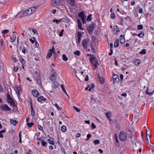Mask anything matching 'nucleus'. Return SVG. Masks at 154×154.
<instances>
[{
  "mask_svg": "<svg viewBox=\"0 0 154 154\" xmlns=\"http://www.w3.org/2000/svg\"><path fill=\"white\" fill-rule=\"evenodd\" d=\"M120 140L122 141H124L127 139V133L124 131H121L119 135Z\"/></svg>",
  "mask_w": 154,
  "mask_h": 154,
  "instance_id": "f257e3e1",
  "label": "nucleus"
},
{
  "mask_svg": "<svg viewBox=\"0 0 154 154\" xmlns=\"http://www.w3.org/2000/svg\"><path fill=\"white\" fill-rule=\"evenodd\" d=\"M90 61L92 63V65L95 67L94 69H95L97 67V65H99L97 59L95 57H90Z\"/></svg>",
  "mask_w": 154,
  "mask_h": 154,
  "instance_id": "f03ea898",
  "label": "nucleus"
},
{
  "mask_svg": "<svg viewBox=\"0 0 154 154\" xmlns=\"http://www.w3.org/2000/svg\"><path fill=\"white\" fill-rule=\"evenodd\" d=\"M50 79L53 82L55 81L57 79V74L54 70L52 69L51 72L50 76Z\"/></svg>",
  "mask_w": 154,
  "mask_h": 154,
  "instance_id": "7ed1b4c3",
  "label": "nucleus"
},
{
  "mask_svg": "<svg viewBox=\"0 0 154 154\" xmlns=\"http://www.w3.org/2000/svg\"><path fill=\"white\" fill-rule=\"evenodd\" d=\"M29 11L28 10H26L25 11H20L19 12L16 16L17 17H23L24 16H27L30 14V13H28L27 11Z\"/></svg>",
  "mask_w": 154,
  "mask_h": 154,
  "instance_id": "20e7f679",
  "label": "nucleus"
},
{
  "mask_svg": "<svg viewBox=\"0 0 154 154\" xmlns=\"http://www.w3.org/2000/svg\"><path fill=\"white\" fill-rule=\"evenodd\" d=\"M95 25V23H92L88 27L87 30H88V33L90 34H92L93 31L95 27L94 26Z\"/></svg>",
  "mask_w": 154,
  "mask_h": 154,
  "instance_id": "39448f33",
  "label": "nucleus"
},
{
  "mask_svg": "<svg viewBox=\"0 0 154 154\" xmlns=\"http://www.w3.org/2000/svg\"><path fill=\"white\" fill-rule=\"evenodd\" d=\"M78 16L81 18V19L83 22V24H84L85 23L86 19V16L85 15L84 12V11H82L79 13Z\"/></svg>",
  "mask_w": 154,
  "mask_h": 154,
  "instance_id": "423d86ee",
  "label": "nucleus"
},
{
  "mask_svg": "<svg viewBox=\"0 0 154 154\" xmlns=\"http://www.w3.org/2000/svg\"><path fill=\"white\" fill-rule=\"evenodd\" d=\"M0 107L4 111L11 110V109L6 104L1 106Z\"/></svg>",
  "mask_w": 154,
  "mask_h": 154,
  "instance_id": "0eeeda50",
  "label": "nucleus"
},
{
  "mask_svg": "<svg viewBox=\"0 0 154 154\" xmlns=\"http://www.w3.org/2000/svg\"><path fill=\"white\" fill-rule=\"evenodd\" d=\"M113 84L118 82L119 80V76L116 74H114L112 76Z\"/></svg>",
  "mask_w": 154,
  "mask_h": 154,
  "instance_id": "6e6552de",
  "label": "nucleus"
},
{
  "mask_svg": "<svg viewBox=\"0 0 154 154\" xmlns=\"http://www.w3.org/2000/svg\"><path fill=\"white\" fill-rule=\"evenodd\" d=\"M7 102L10 103L11 105L13 106H16L15 103L14 101L13 100L11 97H10L7 99Z\"/></svg>",
  "mask_w": 154,
  "mask_h": 154,
  "instance_id": "1a4fd4ad",
  "label": "nucleus"
},
{
  "mask_svg": "<svg viewBox=\"0 0 154 154\" xmlns=\"http://www.w3.org/2000/svg\"><path fill=\"white\" fill-rule=\"evenodd\" d=\"M88 42V41H87V40L86 39H84L82 41V45L85 49H87V45Z\"/></svg>",
  "mask_w": 154,
  "mask_h": 154,
  "instance_id": "9d476101",
  "label": "nucleus"
},
{
  "mask_svg": "<svg viewBox=\"0 0 154 154\" xmlns=\"http://www.w3.org/2000/svg\"><path fill=\"white\" fill-rule=\"evenodd\" d=\"M106 115L108 119L110 121H112V119H111V112L110 111H109L107 112L106 114Z\"/></svg>",
  "mask_w": 154,
  "mask_h": 154,
  "instance_id": "9b49d317",
  "label": "nucleus"
},
{
  "mask_svg": "<svg viewBox=\"0 0 154 154\" xmlns=\"http://www.w3.org/2000/svg\"><path fill=\"white\" fill-rule=\"evenodd\" d=\"M78 37V42L80 43L81 40V38L82 36V35L80 32H78L77 33Z\"/></svg>",
  "mask_w": 154,
  "mask_h": 154,
  "instance_id": "f8f14e48",
  "label": "nucleus"
},
{
  "mask_svg": "<svg viewBox=\"0 0 154 154\" xmlns=\"http://www.w3.org/2000/svg\"><path fill=\"white\" fill-rule=\"evenodd\" d=\"M32 93L33 95L35 97H38L39 95L38 91L35 89L32 91Z\"/></svg>",
  "mask_w": 154,
  "mask_h": 154,
  "instance_id": "ddd939ff",
  "label": "nucleus"
},
{
  "mask_svg": "<svg viewBox=\"0 0 154 154\" xmlns=\"http://www.w3.org/2000/svg\"><path fill=\"white\" fill-rule=\"evenodd\" d=\"M77 20L78 24V27L79 28L82 30H83L84 29L82 28V23L80 20L78 19Z\"/></svg>",
  "mask_w": 154,
  "mask_h": 154,
  "instance_id": "4468645a",
  "label": "nucleus"
},
{
  "mask_svg": "<svg viewBox=\"0 0 154 154\" xmlns=\"http://www.w3.org/2000/svg\"><path fill=\"white\" fill-rule=\"evenodd\" d=\"M97 76L98 77V78L99 79L100 82V83L102 84L104 82V79L103 78L100 76L99 74H97Z\"/></svg>",
  "mask_w": 154,
  "mask_h": 154,
  "instance_id": "2eb2a0df",
  "label": "nucleus"
},
{
  "mask_svg": "<svg viewBox=\"0 0 154 154\" xmlns=\"http://www.w3.org/2000/svg\"><path fill=\"white\" fill-rule=\"evenodd\" d=\"M59 83L56 82H54L52 84V88H57L58 86Z\"/></svg>",
  "mask_w": 154,
  "mask_h": 154,
  "instance_id": "dca6fc26",
  "label": "nucleus"
},
{
  "mask_svg": "<svg viewBox=\"0 0 154 154\" xmlns=\"http://www.w3.org/2000/svg\"><path fill=\"white\" fill-rule=\"evenodd\" d=\"M120 43L122 44L125 42L124 36L123 35H121L120 37Z\"/></svg>",
  "mask_w": 154,
  "mask_h": 154,
  "instance_id": "f3484780",
  "label": "nucleus"
},
{
  "mask_svg": "<svg viewBox=\"0 0 154 154\" xmlns=\"http://www.w3.org/2000/svg\"><path fill=\"white\" fill-rule=\"evenodd\" d=\"M69 3L72 6L74 7L76 5L75 0H69Z\"/></svg>",
  "mask_w": 154,
  "mask_h": 154,
  "instance_id": "a211bd4d",
  "label": "nucleus"
},
{
  "mask_svg": "<svg viewBox=\"0 0 154 154\" xmlns=\"http://www.w3.org/2000/svg\"><path fill=\"white\" fill-rule=\"evenodd\" d=\"M16 38V35H13L10 38L11 42H14L15 41Z\"/></svg>",
  "mask_w": 154,
  "mask_h": 154,
  "instance_id": "6ab92c4d",
  "label": "nucleus"
},
{
  "mask_svg": "<svg viewBox=\"0 0 154 154\" xmlns=\"http://www.w3.org/2000/svg\"><path fill=\"white\" fill-rule=\"evenodd\" d=\"M119 40L117 39L114 42V46L115 48H117L119 46Z\"/></svg>",
  "mask_w": 154,
  "mask_h": 154,
  "instance_id": "aec40b11",
  "label": "nucleus"
},
{
  "mask_svg": "<svg viewBox=\"0 0 154 154\" xmlns=\"http://www.w3.org/2000/svg\"><path fill=\"white\" fill-rule=\"evenodd\" d=\"M47 141H49V143L50 144L54 145V143L53 141V138L52 137H51L50 139H48Z\"/></svg>",
  "mask_w": 154,
  "mask_h": 154,
  "instance_id": "412c9836",
  "label": "nucleus"
},
{
  "mask_svg": "<svg viewBox=\"0 0 154 154\" xmlns=\"http://www.w3.org/2000/svg\"><path fill=\"white\" fill-rule=\"evenodd\" d=\"M61 0H54V5H59L60 4Z\"/></svg>",
  "mask_w": 154,
  "mask_h": 154,
  "instance_id": "4be33fe9",
  "label": "nucleus"
},
{
  "mask_svg": "<svg viewBox=\"0 0 154 154\" xmlns=\"http://www.w3.org/2000/svg\"><path fill=\"white\" fill-rule=\"evenodd\" d=\"M46 100V98L44 99V97L43 96H42L40 97H38L37 98V100L39 102H40L42 101L43 100L44 101H45Z\"/></svg>",
  "mask_w": 154,
  "mask_h": 154,
  "instance_id": "5701e85b",
  "label": "nucleus"
},
{
  "mask_svg": "<svg viewBox=\"0 0 154 154\" xmlns=\"http://www.w3.org/2000/svg\"><path fill=\"white\" fill-rule=\"evenodd\" d=\"M90 46H91V49L93 51V53L94 54L96 53V51L95 49L94 48L93 45L92 43L90 44Z\"/></svg>",
  "mask_w": 154,
  "mask_h": 154,
  "instance_id": "b1692460",
  "label": "nucleus"
},
{
  "mask_svg": "<svg viewBox=\"0 0 154 154\" xmlns=\"http://www.w3.org/2000/svg\"><path fill=\"white\" fill-rule=\"evenodd\" d=\"M10 122L11 123H12L14 125H16V124H17V123L18 122L17 121H16L15 120H14V119H11Z\"/></svg>",
  "mask_w": 154,
  "mask_h": 154,
  "instance_id": "393cba45",
  "label": "nucleus"
},
{
  "mask_svg": "<svg viewBox=\"0 0 154 154\" xmlns=\"http://www.w3.org/2000/svg\"><path fill=\"white\" fill-rule=\"evenodd\" d=\"M62 19L63 22L67 23L68 21V18L66 16H65V17H64L63 18H62Z\"/></svg>",
  "mask_w": 154,
  "mask_h": 154,
  "instance_id": "a878e982",
  "label": "nucleus"
},
{
  "mask_svg": "<svg viewBox=\"0 0 154 154\" xmlns=\"http://www.w3.org/2000/svg\"><path fill=\"white\" fill-rule=\"evenodd\" d=\"M54 47L53 46L52 47V49H50L49 50V53H51L52 54V53H53L54 54H55V52H54Z\"/></svg>",
  "mask_w": 154,
  "mask_h": 154,
  "instance_id": "bb28decb",
  "label": "nucleus"
},
{
  "mask_svg": "<svg viewBox=\"0 0 154 154\" xmlns=\"http://www.w3.org/2000/svg\"><path fill=\"white\" fill-rule=\"evenodd\" d=\"M66 127L64 125H63L61 127V131L63 132H65L66 130Z\"/></svg>",
  "mask_w": 154,
  "mask_h": 154,
  "instance_id": "cd10ccee",
  "label": "nucleus"
},
{
  "mask_svg": "<svg viewBox=\"0 0 154 154\" xmlns=\"http://www.w3.org/2000/svg\"><path fill=\"white\" fill-rule=\"evenodd\" d=\"M140 60L137 59L135 61V63L137 66H138L140 63Z\"/></svg>",
  "mask_w": 154,
  "mask_h": 154,
  "instance_id": "c85d7f7f",
  "label": "nucleus"
},
{
  "mask_svg": "<svg viewBox=\"0 0 154 154\" xmlns=\"http://www.w3.org/2000/svg\"><path fill=\"white\" fill-rule=\"evenodd\" d=\"M74 54L75 55L79 56L80 55L81 52L77 50L75 51Z\"/></svg>",
  "mask_w": 154,
  "mask_h": 154,
  "instance_id": "c756f323",
  "label": "nucleus"
},
{
  "mask_svg": "<svg viewBox=\"0 0 154 154\" xmlns=\"http://www.w3.org/2000/svg\"><path fill=\"white\" fill-rule=\"evenodd\" d=\"M93 143L94 145H96L99 144L100 143V142L99 140H94Z\"/></svg>",
  "mask_w": 154,
  "mask_h": 154,
  "instance_id": "7c9ffc66",
  "label": "nucleus"
},
{
  "mask_svg": "<svg viewBox=\"0 0 154 154\" xmlns=\"http://www.w3.org/2000/svg\"><path fill=\"white\" fill-rule=\"evenodd\" d=\"M28 51L25 48V47H23L22 50V52L24 54H26L27 52Z\"/></svg>",
  "mask_w": 154,
  "mask_h": 154,
  "instance_id": "2f4dec72",
  "label": "nucleus"
},
{
  "mask_svg": "<svg viewBox=\"0 0 154 154\" xmlns=\"http://www.w3.org/2000/svg\"><path fill=\"white\" fill-rule=\"evenodd\" d=\"M148 89V88L147 90H146V94H147L149 95H151L152 94V93L154 92V90L152 92V93H151V92H149Z\"/></svg>",
  "mask_w": 154,
  "mask_h": 154,
  "instance_id": "473e14b6",
  "label": "nucleus"
},
{
  "mask_svg": "<svg viewBox=\"0 0 154 154\" xmlns=\"http://www.w3.org/2000/svg\"><path fill=\"white\" fill-rule=\"evenodd\" d=\"M92 14H90L88 16V18L87 19V20L88 21H91V17L92 16Z\"/></svg>",
  "mask_w": 154,
  "mask_h": 154,
  "instance_id": "72a5a7b5",
  "label": "nucleus"
},
{
  "mask_svg": "<svg viewBox=\"0 0 154 154\" xmlns=\"http://www.w3.org/2000/svg\"><path fill=\"white\" fill-rule=\"evenodd\" d=\"M62 57L63 60L66 61L67 60L68 58L64 54L63 55Z\"/></svg>",
  "mask_w": 154,
  "mask_h": 154,
  "instance_id": "f704fd0d",
  "label": "nucleus"
},
{
  "mask_svg": "<svg viewBox=\"0 0 154 154\" xmlns=\"http://www.w3.org/2000/svg\"><path fill=\"white\" fill-rule=\"evenodd\" d=\"M9 32L8 29H5L2 31V33L4 34H5L6 33Z\"/></svg>",
  "mask_w": 154,
  "mask_h": 154,
  "instance_id": "c9c22d12",
  "label": "nucleus"
},
{
  "mask_svg": "<svg viewBox=\"0 0 154 154\" xmlns=\"http://www.w3.org/2000/svg\"><path fill=\"white\" fill-rule=\"evenodd\" d=\"M137 29L139 30H141L143 29V26L142 25H139L137 26Z\"/></svg>",
  "mask_w": 154,
  "mask_h": 154,
  "instance_id": "e433bc0d",
  "label": "nucleus"
},
{
  "mask_svg": "<svg viewBox=\"0 0 154 154\" xmlns=\"http://www.w3.org/2000/svg\"><path fill=\"white\" fill-rule=\"evenodd\" d=\"M52 54L51 53H48L46 57L47 59L49 58L52 55Z\"/></svg>",
  "mask_w": 154,
  "mask_h": 154,
  "instance_id": "4c0bfd02",
  "label": "nucleus"
},
{
  "mask_svg": "<svg viewBox=\"0 0 154 154\" xmlns=\"http://www.w3.org/2000/svg\"><path fill=\"white\" fill-rule=\"evenodd\" d=\"M110 17L112 19H114L115 18V14L114 13H112L110 14Z\"/></svg>",
  "mask_w": 154,
  "mask_h": 154,
  "instance_id": "58836bf2",
  "label": "nucleus"
},
{
  "mask_svg": "<svg viewBox=\"0 0 154 154\" xmlns=\"http://www.w3.org/2000/svg\"><path fill=\"white\" fill-rule=\"evenodd\" d=\"M29 8L32 13H33L36 10V9L35 7H32Z\"/></svg>",
  "mask_w": 154,
  "mask_h": 154,
  "instance_id": "ea45409f",
  "label": "nucleus"
},
{
  "mask_svg": "<svg viewBox=\"0 0 154 154\" xmlns=\"http://www.w3.org/2000/svg\"><path fill=\"white\" fill-rule=\"evenodd\" d=\"M32 30V32L34 34H36V35H38V32H37V31L35 29H31Z\"/></svg>",
  "mask_w": 154,
  "mask_h": 154,
  "instance_id": "a19ab883",
  "label": "nucleus"
},
{
  "mask_svg": "<svg viewBox=\"0 0 154 154\" xmlns=\"http://www.w3.org/2000/svg\"><path fill=\"white\" fill-rule=\"evenodd\" d=\"M20 61L22 65L24 64L25 62V60L22 57H21V58L20 59Z\"/></svg>",
  "mask_w": 154,
  "mask_h": 154,
  "instance_id": "79ce46f5",
  "label": "nucleus"
},
{
  "mask_svg": "<svg viewBox=\"0 0 154 154\" xmlns=\"http://www.w3.org/2000/svg\"><path fill=\"white\" fill-rule=\"evenodd\" d=\"M146 53V50L145 49H143L142 51L140 52V54H145Z\"/></svg>",
  "mask_w": 154,
  "mask_h": 154,
  "instance_id": "37998d69",
  "label": "nucleus"
},
{
  "mask_svg": "<svg viewBox=\"0 0 154 154\" xmlns=\"http://www.w3.org/2000/svg\"><path fill=\"white\" fill-rule=\"evenodd\" d=\"M91 39L94 42H95L96 41V38H97L95 37L93 35L91 36Z\"/></svg>",
  "mask_w": 154,
  "mask_h": 154,
  "instance_id": "c03bdc74",
  "label": "nucleus"
},
{
  "mask_svg": "<svg viewBox=\"0 0 154 154\" xmlns=\"http://www.w3.org/2000/svg\"><path fill=\"white\" fill-rule=\"evenodd\" d=\"M115 140L116 141V145L117 146H118L119 145V143L118 139H116Z\"/></svg>",
  "mask_w": 154,
  "mask_h": 154,
  "instance_id": "a18cd8bd",
  "label": "nucleus"
},
{
  "mask_svg": "<svg viewBox=\"0 0 154 154\" xmlns=\"http://www.w3.org/2000/svg\"><path fill=\"white\" fill-rule=\"evenodd\" d=\"M34 125V124L33 123H28L27 124V125L29 127H31L33 125Z\"/></svg>",
  "mask_w": 154,
  "mask_h": 154,
  "instance_id": "49530a36",
  "label": "nucleus"
},
{
  "mask_svg": "<svg viewBox=\"0 0 154 154\" xmlns=\"http://www.w3.org/2000/svg\"><path fill=\"white\" fill-rule=\"evenodd\" d=\"M73 108L77 112H79L80 111V110L79 109V108H77V107L73 106Z\"/></svg>",
  "mask_w": 154,
  "mask_h": 154,
  "instance_id": "de8ad7c7",
  "label": "nucleus"
},
{
  "mask_svg": "<svg viewBox=\"0 0 154 154\" xmlns=\"http://www.w3.org/2000/svg\"><path fill=\"white\" fill-rule=\"evenodd\" d=\"M91 134H89L87 135V139H86V140H88L91 137Z\"/></svg>",
  "mask_w": 154,
  "mask_h": 154,
  "instance_id": "09e8293b",
  "label": "nucleus"
},
{
  "mask_svg": "<svg viewBox=\"0 0 154 154\" xmlns=\"http://www.w3.org/2000/svg\"><path fill=\"white\" fill-rule=\"evenodd\" d=\"M54 106L57 108L58 109L61 110V108L59 106L57 103H55L54 104Z\"/></svg>",
  "mask_w": 154,
  "mask_h": 154,
  "instance_id": "8fccbe9b",
  "label": "nucleus"
},
{
  "mask_svg": "<svg viewBox=\"0 0 154 154\" xmlns=\"http://www.w3.org/2000/svg\"><path fill=\"white\" fill-rule=\"evenodd\" d=\"M119 29V28H118V26H113V31H114L115 30H116L117 29Z\"/></svg>",
  "mask_w": 154,
  "mask_h": 154,
  "instance_id": "3c124183",
  "label": "nucleus"
},
{
  "mask_svg": "<svg viewBox=\"0 0 154 154\" xmlns=\"http://www.w3.org/2000/svg\"><path fill=\"white\" fill-rule=\"evenodd\" d=\"M38 129L40 131H43V128L40 125H38Z\"/></svg>",
  "mask_w": 154,
  "mask_h": 154,
  "instance_id": "603ef678",
  "label": "nucleus"
},
{
  "mask_svg": "<svg viewBox=\"0 0 154 154\" xmlns=\"http://www.w3.org/2000/svg\"><path fill=\"white\" fill-rule=\"evenodd\" d=\"M137 35L140 37L142 38L144 34H143L142 33H141L137 34Z\"/></svg>",
  "mask_w": 154,
  "mask_h": 154,
  "instance_id": "864d4df0",
  "label": "nucleus"
},
{
  "mask_svg": "<svg viewBox=\"0 0 154 154\" xmlns=\"http://www.w3.org/2000/svg\"><path fill=\"white\" fill-rule=\"evenodd\" d=\"M64 31L63 29H62L61 30L60 32V33L59 34V35L60 36H61L63 35V32Z\"/></svg>",
  "mask_w": 154,
  "mask_h": 154,
  "instance_id": "5fc2aeb1",
  "label": "nucleus"
},
{
  "mask_svg": "<svg viewBox=\"0 0 154 154\" xmlns=\"http://www.w3.org/2000/svg\"><path fill=\"white\" fill-rule=\"evenodd\" d=\"M31 114L32 116H34L35 115V112L34 110L31 111Z\"/></svg>",
  "mask_w": 154,
  "mask_h": 154,
  "instance_id": "6e6d98bb",
  "label": "nucleus"
},
{
  "mask_svg": "<svg viewBox=\"0 0 154 154\" xmlns=\"http://www.w3.org/2000/svg\"><path fill=\"white\" fill-rule=\"evenodd\" d=\"M42 143V146H44L46 144V143L44 141H41Z\"/></svg>",
  "mask_w": 154,
  "mask_h": 154,
  "instance_id": "4d7b16f0",
  "label": "nucleus"
},
{
  "mask_svg": "<svg viewBox=\"0 0 154 154\" xmlns=\"http://www.w3.org/2000/svg\"><path fill=\"white\" fill-rule=\"evenodd\" d=\"M60 86H61V88H62V90L64 92H65V91L66 90H65V88H64V86H63V85L62 84H61L60 85Z\"/></svg>",
  "mask_w": 154,
  "mask_h": 154,
  "instance_id": "13d9d810",
  "label": "nucleus"
},
{
  "mask_svg": "<svg viewBox=\"0 0 154 154\" xmlns=\"http://www.w3.org/2000/svg\"><path fill=\"white\" fill-rule=\"evenodd\" d=\"M4 89L2 85L0 84V92H4Z\"/></svg>",
  "mask_w": 154,
  "mask_h": 154,
  "instance_id": "bf43d9fd",
  "label": "nucleus"
},
{
  "mask_svg": "<svg viewBox=\"0 0 154 154\" xmlns=\"http://www.w3.org/2000/svg\"><path fill=\"white\" fill-rule=\"evenodd\" d=\"M91 126L93 129H94L96 128V126L94 123H93L91 125Z\"/></svg>",
  "mask_w": 154,
  "mask_h": 154,
  "instance_id": "052dcab7",
  "label": "nucleus"
},
{
  "mask_svg": "<svg viewBox=\"0 0 154 154\" xmlns=\"http://www.w3.org/2000/svg\"><path fill=\"white\" fill-rule=\"evenodd\" d=\"M37 83L38 85H40L41 84V80L40 79H38L37 80Z\"/></svg>",
  "mask_w": 154,
  "mask_h": 154,
  "instance_id": "680f3d73",
  "label": "nucleus"
},
{
  "mask_svg": "<svg viewBox=\"0 0 154 154\" xmlns=\"http://www.w3.org/2000/svg\"><path fill=\"white\" fill-rule=\"evenodd\" d=\"M110 52L109 55L110 56L111 55L113 54V50L112 49H110Z\"/></svg>",
  "mask_w": 154,
  "mask_h": 154,
  "instance_id": "e2e57ef3",
  "label": "nucleus"
},
{
  "mask_svg": "<svg viewBox=\"0 0 154 154\" xmlns=\"http://www.w3.org/2000/svg\"><path fill=\"white\" fill-rule=\"evenodd\" d=\"M6 97H7V99L8 98L11 97V96L9 93H7L6 94Z\"/></svg>",
  "mask_w": 154,
  "mask_h": 154,
  "instance_id": "0e129e2a",
  "label": "nucleus"
},
{
  "mask_svg": "<svg viewBox=\"0 0 154 154\" xmlns=\"http://www.w3.org/2000/svg\"><path fill=\"white\" fill-rule=\"evenodd\" d=\"M29 99L30 100L29 102L30 103V105H32V100L31 99V98H29Z\"/></svg>",
  "mask_w": 154,
  "mask_h": 154,
  "instance_id": "69168bd1",
  "label": "nucleus"
},
{
  "mask_svg": "<svg viewBox=\"0 0 154 154\" xmlns=\"http://www.w3.org/2000/svg\"><path fill=\"white\" fill-rule=\"evenodd\" d=\"M18 69V68L17 67H14V70L15 72H17Z\"/></svg>",
  "mask_w": 154,
  "mask_h": 154,
  "instance_id": "338daca9",
  "label": "nucleus"
},
{
  "mask_svg": "<svg viewBox=\"0 0 154 154\" xmlns=\"http://www.w3.org/2000/svg\"><path fill=\"white\" fill-rule=\"evenodd\" d=\"M143 9L142 8H140L138 11L139 13H142L143 12Z\"/></svg>",
  "mask_w": 154,
  "mask_h": 154,
  "instance_id": "774afa93",
  "label": "nucleus"
}]
</instances>
